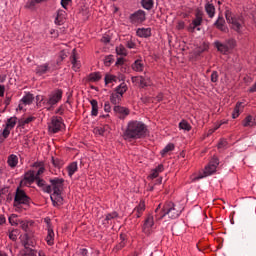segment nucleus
<instances>
[{
  "mask_svg": "<svg viewBox=\"0 0 256 256\" xmlns=\"http://www.w3.org/2000/svg\"><path fill=\"white\" fill-rule=\"evenodd\" d=\"M153 225H155V222L153 220V216L149 215L143 225V233H145L146 235H149V233H151V229L153 227Z\"/></svg>",
  "mask_w": 256,
  "mask_h": 256,
  "instance_id": "2eb2a0df",
  "label": "nucleus"
},
{
  "mask_svg": "<svg viewBox=\"0 0 256 256\" xmlns=\"http://www.w3.org/2000/svg\"><path fill=\"white\" fill-rule=\"evenodd\" d=\"M65 127V123H63V118L59 116H53L48 123V131L49 133L55 134L62 131Z\"/></svg>",
  "mask_w": 256,
  "mask_h": 256,
  "instance_id": "0eeeda50",
  "label": "nucleus"
},
{
  "mask_svg": "<svg viewBox=\"0 0 256 256\" xmlns=\"http://www.w3.org/2000/svg\"><path fill=\"white\" fill-rule=\"evenodd\" d=\"M33 221H27V220H20L18 222V225L21 227L25 233H31V227H33Z\"/></svg>",
  "mask_w": 256,
  "mask_h": 256,
  "instance_id": "f3484780",
  "label": "nucleus"
},
{
  "mask_svg": "<svg viewBox=\"0 0 256 256\" xmlns=\"http://www.w3.org/2000/svg\"><path fill=\"white\" fill-rule=\"evenodd\" d=\"M114 113H116L117 117H119V119H125V117H127V115H129V109L123 107V106H114L113 108Z\"/></svg>",
  "mask_w": 256,
  "mask_h": 256,
  "instance_id": "4468645a",
  "label": "nucleus"
},
{
  "mask_svg": "<svg viewBox=\"0 0 256 256\" xmlns=\"http://www.w3.org/2000/svg\"><path fill=\"white\" fill-rule=\"evenodd\" d=\"M147 135V125L141 121L132 120L128 123L123 133L125 141H133L135 139H143Z\"/></svg>",
  "mask_w": 256,
  "mask_h": 256,
  "instance_id": "f257e3e1",
  "label": "nucleus"
},
{
  "mask_svg": "<svg viewBox=\"0 0 256 256\" xmlns=\"http://www.w3.org/2000/svg\"><path fill=\"white\" fill-rule=\"evenodd\" d=\"M67 17V12L65 10H58L57 16L55 18L56 25H63L65 23V18Z\"/></svg>",
  "mask_w": 256,
  "mask_h": 256,
  "instance_id": "a211bd4d",
  "label": "nucleus"
},
{
  "mask_svg": "<svg viewBox=\"0 0 256 256\" xmlns=\"http://www.w3.org/2000/svg\"><path fill=\"white\" fill-rule=\"evenodd\" d=\"M139 83H140V87L142 88L149 87L151 86V78L140 76Z\"/></svg>",
  "mask_w": 256,
  "mask_h": 256,
  "instance_id": "7c9ffc66",
  "label": "nucleus"
},
{
  "mask_svg": "<svg viewBox=\"0 0 256 256\" xmlns=\"http://www.w3.org/2000/svg\"><path fill=\"white\" fill-rule=\"evenodd\" d=\"M121 242L119 243V245L117 246L118 249H123V247H125V238L123 237V235L120 236Z\"/></svg>",
  "mask_w": 256,
  "mask_h": 256,
  "instance_id": "6e6d98bb",
  "label": "nucleus"
},
{
  "mask_svg": "<svg viewBox=\"0 0 256 256\" xmlns=\"http://www.w3.org/2000/svg\"><path fill=\"white\" fill-rule=\"evenodd\" d=\"M36 183H37L38 187H42V189H43L44 186L46 185V184H45V180H43V179H41V178L36 179Z\"/></svg>",
  "mask_w": 256,
  "mask_h": 256,
  "instance_id": "864d4df0",
  "label": "nucleus"
},
{
  "mask_svg": "<svg viewBox=\"0 0 256 256\" xmlns=\"http://www.w3.org/2000/svg\"><path fill=\"white\" fill-rule=\"evenodd\" d=\"M136 35L138 37L147 39V37H151V28H138L136 31Z\"/></svg>",
  "mask_w": 256,
  "mask_h": 256,
  "instance_id": "6ab92c4d",
  "label": "nucleus"
},
{
  "mask_svg": "<svg viewBox=\"0 0 256 256\" xmlns=\"http://www.w3.org/2000/svg\"><path fill=\"white\" fill-rule=\"evenodd\" d=\"M147 19V14L143 10H138L129 16L132 25H141Z\"/></svg>",
  "mask_w": 256,
  "mask_h": 256,
  "instance_id": "9d476101",
  "label": "nucleus"
},
{
  "mask_svg": "<svg viewBox=\"0 0 256 256\" xmlns=\"http://www.w3.org/2000/svg\"><path fill=\"white\" fill-rule=\"evenodd\" d=\"M211 81L213 83H216L217 81V72H213L212 75H211Z\"/></svg>",
  "mask_w": 256,
  "mask_h": 256,
  "instance_id": "338daca9",
  "label": "nucleus"
},
{
  "mask_svg": "<svg viewBox=\"0 0 256 256\" xmlns=\"http://www.w3.org/2000/svg\"><path fill=\"white\" fill-rule=\"evenodd\" d=\"M18 256H37V250L29 247V248H24L20 251Z\"/></svg>",
  "mask_w": 256,
  "mask_h": 256,
  "instance_id": "5701e85b",
  "label": "nucleus"
},
{
  "mask_svg": "<svg viewBox=\"0 0 256 256\" xmlns=\"http://www.w3.org/2000/svg\"><path fill=\"white\" fill-rule=\"evenodd\" d=\"M64 182L65 180H63V178L50 179V183L53 189V193L50 195V199L54 207H57L63 203V196H61V191L63 189Z\"/></svg>",
  "mask_w": 256,
  "mask_h": 256,
  "instance_id": "f03ea898",
  "label": "nucleus"
},
{
  "mask_svg": "<svg viewBox=\"0 0 256 256\" xmlns=\"http://www.w3.org/2000/svg\"><path fill=\"white\" fill-rule=\"evenodd\" d=\"M173 149H175V145H173V144H168V145L165 146V148L162 150V155H167V153H169V151H173Z\"/></svg>",
  "mask_w": 256,
  "mask_h": 256,
  "instance_id": "37998d69",
  "label": "nucleus"
},
{
  "mask_svg": "<svg viewBox=\"0 0 256 256\" xmlns=\"http://www.w3.org/2000/svg\"><path fill=\"white\" fill-rule=\"evenodd\" d=\"M80 253L82 256H89V253L87 252V249H85V248L81 249Z\"/></svg>",
  "mask_w": 256,
  "mask_h": 256,
  "instance_id": "774afa93",
  "label": "nucleus"
},
{
  "mask_svg": "<svg viewBox=\"0 0 256 256\" xmlns=\"http://www.w3.org/2000/svg\"><path fill=\"white\" fill-rule=\"evenodd\" d=\"M214 45L220 53H223V51H225V45L223 43L216 41L214 42Z\"/></svg>",
  "mask_w": 256,
  "mask_h": 256,
  "instance_id": "c03bdc74",
  "label": "nucleus"
},
{
  "mask_svg": "<svg viewBox=\"0 0 256 256\" xmlns=\"http://www.w3.org/2000/svg\"><path fill=\"white\" fill-rule=\"evenodd\" d=\"M79 167L77 165V162H72L67 166V171H68V175L69 177H73V175H75V173H77Z\"/></svg>",
  "mask_w": 256,
  "mask_h": 256,
  "instance_id": "393cba45",
  "label": "nucleus"
},
{
  "mask_svg": "<svg viewBox=\"0 0 256 256\" xmlns=\"http://www.w3.org/2000/svg\"><path fill=\"white\" fill-rule=\"evenodd\" d=\"M155 170L158 172V173H163V171L165 170L163 164H159Z\"/></svg>",
  "mask_w": 256,
  "mask_h": 256,
  "instance_id": "052dcab7",
  "label": "nucleus"
},
{
  "mask_svg": "<svg viewBox=\"0 0 256 256\" xmlns=\"http://www.w3.org/2000/svg\"><path fill=\"white\" fill-rule=\"evenodd\" d=\"M154 101H157L158 103L163 101V94L160 93L158 94L155 98H154Z\"/></svg>",
  "mask_w": 256,
  "mask_h": 256,
  "instance_id": "e2e57ef3",
  "label": "nucleus"
},
{
  "mask_svg": "<svg viewBox=\"0 0 256 256\" xmlns=\"http://www.w3.org/2000/svg\"><path fill=\"white\" fill-rule=\"evenodd\" d=\"M217 165H219V159L213 158L204 168V175L200 174L196 177V179H203V177H209V175H213L215 171H217Z\"/></svg>",
  "mask_w": 256,
  "mask_h": 256,
  "instance_id": "1a4fd4ad",
  "label": "nucleus"
},
{
  "mask_svg": "<svg viewBox=\"0 0 256 256\" xmlns=\"http://www.w3.org/2000/svg\"><path fill=\"white\" fill-rule=\"evenodd\" d=\"M201 25H203V11L197 9L195 12V18L188 26V31L190 33H195V31H201Z\"/></svg>",
  "mask_w": 256,
  "mask_h": 256,
  "instance_id": "6e6552de",
  "label": "nucleus"
},
{
  "mask_svg": "<svg viewBox=\"0 0 256 256\" xmlns=\"http://www.w3.org/2000/svg\"><path fill=\"white\" fill-rule=\"evenodd\" d=\"M46 242H47V245H53L55 243V232H53V229L51 228H48Z\"/></svg>",
  "mask_w": 256,
  "mask_h": 256,
  "instance_id": "a878e982",
  "label": "nucleus"
},
{
  "mask_svg": "<svg viewBox=\"0 0 256 256\" xmlns=\"http://www.w3.org/2000/svg\"><path fill=\"white\" fill-rule=\"evenodd\" d=\"M9 223L11 225H19V222L17 223V215L13 214L9 217Z\"/></svg>",
  "mask_w": 256,
  "mask_h": 256,
  "instance_id": "49530a36",
  "label": "nucleus"
},
{
  "mask_svg": "<svg viewBox=\"0 0 256 256\" xmlns=\"http://www.w3.org/2000/svg\"><path fill=\"white\" fill-rule=\"evenodd\" d=\"M36 75H47V73H53V70H51V65L49 63H44L41 65H38L35 69Z\"/></svg>",
  "mask_w": 256,
  "mask_h": 256,
  "instance_id": "ddd939ff",
  "label": "nucleus"
},
{
  "mask_svg": "<svg viewBox=\"0 0 256 256\" xmlns=\"http://www.w3.org/2000/svg\"><path fill=\"white\" fill-rule=\"evenodd\" d=\"M127 89H128L127 84L123 82L115 88L114 93L116 95H120V97L123 98V95H125V93H127Z\"/></svg>",
  "mask_w": 256,
  "mask_h": 256,
  "instance_id": "412c9836",
  "label": "nucleus"
},
{
  "mask_svg": "<svg viewBox=\"0 0 256 256\" xmlns=\"http://www.w3.org/2000/svg\"><path fill=\"white\" fill-rule=\"evenodd\" d=\"M141 5L147 11H151V9H153L154 2L153 0H141Z\"/></svg>",
  "mask_w": 256,
  "mask_h": 256,
  "instance_id": "2f4dec72",
  "label": "nucleus"
},
{
  "mask_svg": "<svg viewBox=\"0 0 256 256\" xmlns=\"http://www.w3.org/2000/svg\"><path fill=\"white\" fill-rule=\"evenodd\" d=\"M241 105H243V103H237L234 112L232 113L233 119H237V117H239V107H241Z\"/></svg>",
  "mask_w": 256,
  "mask_h": 256,
  "instance_id": "a18cd8bd",
  "label": "nucleus"
},
{
  "mask_svg": "<svg viewBox=\"0 0 256 256\" xmlns=\"http://www.w3.org/2000/svg\"><path fill=\"white\" fill-rule=\"evenodd\" d=\"M122 99L123 98L120 95L115 94V92L110 95V102L112 105L119 106V103H121Z\"/></svg>",
  "mask_w": 256,
  "mask_h": 256,
  "instance_id": "cd10ccee",
  "label": "nucleus"
},
{
  "mask_svg": "<svg viewBox=\"0 0 256 256\" xmlns=\"http://www.w3.org/2000/svg\"><path fill=\"white\" fill-rule=\"evenodd\" d=\"M71 63H72V69L74 71H79L81 64L77 61V57H75V54H73L72 56Z\"/></svg>",
  "mask_w": 256,
  "mask_h": 256,
  "instance_id": "e433bc0d",
  "label": "nucleus"
},
{
  "mask_svg": "<svg viewBox=\"0 0 256 256\" xmlns=\"http://www.w3.org/2000/svg\"><path fill=\"white\" fill-rule=\"evenodd\" d=\"M43 173H45V168L44 167H40L38 169L37 173H35L36 179H40L39 177H41V175H43Z\"/></svg>",
  "mask_w": 256,
  "mask_h": 256,
  "instance_id": "3c124183",
  "label": "nucleus"
},
{
  "mask_svg": "<svg viewBox=\"0 0 256 256\" xmlns=\"http://www.w3.org/2000/svg\"><path fill=\"white\" fill-rule=\"evenodd\" d=\"M225 19L233 31H236V33L243 31V17L235 16L231 11L226 10Z\"/></svg>",
  "mask_w": 256,
  "mask_h": 256,
  "instance_id": "7ed1b4c3",
  "label": "nucleus"
},
{
  "mask_svg": "<svg viewBox=\"0 0 256 256\" xmlns=\"http://www.w3.org/2000/svg\"><path fill=\"white\" fill-rule=\"evenodd\" d=\"M117 55H122V57L127 56V49L123 45L116 47Z\"/></svg>",
  "mask_w": 256,
  "mask_h": 256,
  "instance_id": "58836bf2",
  "label": "nucleus"
},
{
  "mask_svg": "<svg viewBox=\"0 0 256 256\" xmlns=\"http://www.w3.org/2000/svg\"><path fill=\"white\" fill-rule=\"evenodd\" d=\"M151 177L152 179H156V177H159V173L156 169L152 170Z\"/></svg>",
  "mask_w": 256,
  "mask_h": 256,
  "instance_id": "69168bd1",
  "label": "nucleus"
},
{
  "mask_svg": "<svg viewBox=\"0 0 256 256\" xmlns=\"http://www.w3.org/2000/svg\"><path fill=\"white\" fill-rule=\"evenodd\" d=\"M143 211H145V201H141L133 210L132 214L134 217L139 219L141 215H143Z\"/></svg>",
  "mask_w": 256,
  "mask_h": 256,
  "instance_id": "dca6fc26",
  "label": "nucleus"
},
{
  "mask_svg": "<svg viewBox=\"0 0 256 256\" xmlns=\"http://www.w3.org/2000/svg\"><path fill=\"white\" fill-rule=\"evenodd\" d=\"M88 81H90V83H97V81H101V73L93 72L89 74Z\"/></svg>",
  "mask_w": 256,
  "mask_h": 256,
  "instance_id": "c85d7f7f",
  "label": "nucleus"
},
{
  "mask_svg": "<svg viewBox=\"0 0 256 256\" xmlns=\"http://www.w3.org/2000/svg\"><path fill=\"white\" fill-rule=\"evenodd\" d=\"M255 122H253V116L249 115L243 120V127H253Z\"/></svg>",
  "mask_w": 256,
  "mask_h": 256,
  "instance_id": "72a5a7b5",
  "label": "nucleus"
},
{
  "mask_svg": "<svg viewBox=\"0 0 256 256\" xmlns=\"http://www.w3.org/2000/svg\"><path fill=\"white\" fill-rule=\"evenodd\" d=\"M90 105L92 107L91 116L97 117V115H99V103L97 100L93 99L90 101Z\"/></svg>",
  "mask_w": 256,
  "mask_h": 256,
  "instance_id": "b1692460",
  "label": "nucleus"
},
{
  "mask_svg": "<svg viewBox=\"0 0 256 256\" xmlns=\"http://www.w3.org/2000/svg\"><path fill=\"white\" fill-rule=\"evenodd\" d=\"M117 217H119V214H117V212H112L106 215L105 221L109 223L112 219H117Z\"/></svg>",
  "mask_w": 256,
  "mask_h": 256,
  "instance_id": "ea45409f",
  "label": "nucleus"
},
{
  "mask_svg": "<svg viewBox=\"0 0 256 256\" xmlns=\"http://www.w3.org/2000/svg\"><path fill=\"white\" fill-rule=\"evenodd\" d=\"M96 135H104L105 134V128H95Z\"/></svg>",
  "mask_w": 256,
  "mask_h": 256,
  "instance_id": "4d7b16f0",
  "label": "nucleus"
},
{
  "mask_svg": "<svg viewBox=\"0 0 256 256\" xmlns=\"http://www.w3.org/2000/svg\"><path fill=\"white\" fill-rule=\"evenodd\" d=\"M33 99H35V97H33V94H27L21 99V101L23 105H31V103H33Z\"/></svg>",
  "mask_w": 256,
  "mask_h": 256,
  "instance_id": "473e14b6",
  "label": "nucleus"
},
{
  "mask_svg": "<svg viewBox=\"0 0 256 256\" xmlns=\"http://www.w3.org/2000/svg\"><path fill=\"white\" fill-rule=\"evenodd\" d=\"M61 99H63V91L55 90L50 93L47 98H42L41 101H43V105L47 111H51L53 107H55V105L61 101Z\"/></svg>",
  "mask_w": 256,
  "mask_h": 256,
  "instance_id": "20e7f679",
  "label": "nucleus"
},
{
  "mask_svg": "<svg viewBox=\"0 0 256 256\" xmlns=\"http://www.w3.org/2000/svg\"><path fill=\"white\" fill-rule=\"evenodd\" d=\"M35 119V117L33 116H29L28 118H26L23 122V125H27L29 123H32V121Z\"/></svg>",
  "mask_w": 256,
  "mask_h": 256,
  "instance_id": "bf43d9fd",
  "label": "nucleus"
},
{
  "mask_svg": "<svg viewBox=\"0 0 256 256\" xmlns=\"http://www.w3.org/2000/svg\"><path fill=\"white\" fill-rule=\"evenodd\" d=\"M126 47L128 49H135L136 44H135V42H133V40H128V41H126Z\"/></svg>",
  "mask_w": 256,
  "mask_h": 256,
  "instance_id": "8fccbe9b",
  "label": "nucleus"
},
{
  "mask_svg": "<svg viewBox=\"0 0 256 256\" xmlns=\"http://www.w3.org/2000/svg\"><path fill=\"white\" fill-rule=\"evenodd\" d=\"M44 193H53V186L45 184L44 188H42Z\"/></svg>",
  "mask_w": 256,
  "mask_h": 256,
  "instance_id": "de8ad7c7",
  "label": "nucleus"
},
{
  "mask_svg": "<svg viewBox=\"0 0 256 256\" xmlns=\"http://www.w3.org/2000/svg\"><path fill=\"white\" fill-rule=\"evenodd\" d=\"M204 9L210 19L215 17V6L211 2L206 3Z\"/></svg>",
  "mask_w": 256,
  "mask_h": 256,
  "instance_id": "aec40b11",
  "label": "nucleus"
},
{
  "mask_svg": "<svg viewBox=\"0 0 256 256\" xmlns=\"http://www.w3.org/2000/svg\"><path fill=\"white\" fill-rule=\"evenodd\" d=\"M15 125H17V117H11L7 120L6 127L9 129H14Z\"/></svg>",
  "mask_w": 256,
  "mask_h": 256,
  "instance_id": "c9c22d12",
  "label": "nucleus"
},
{
  "mask_svg": "<svg viewBox=\"0 0 256 256\" xmlns=\"http://www.w3.org/2000/svg\"><path fill=\"white\" fill-rule=\"evenodd\" d=\"M52 163L54 167H61V162L55 158H52Z\"/></svg>",
  "mask_w": 256,
  "mask_h": 256,
  "instance_id": "680f3d73",
  "label": "nucleus"
},
{
  "mask_svg": "<svg viewBox=\"0 0 256 256\" xmlns=\"http://www.w3.org/2000/svg\"><path fill=\"white\" fill-rule=\"evenodd\" d=\"M104 111L106 113H111V103H109V101H106L104 104Z\"/></svg>",
  "mask_w": 256,
  "mask_h": 256,
  "instance_id": "603ef678",
  "label": "nucleus"
},
{
  "mask_svg": "<svg viewBox=\"0 0 256 256\" xmlns=\"http://www.w3.org/2000/svg\"><path fill=\"white\" fill-rule=\"evenodd\" d=\"M112 81H116L115 76H112V75H106L105 76L106 85H108V83H112Z\"/></svg>",
  "mask_w": 256,
  "mask_h": 256,
  "instance_id": "09e8293b",
  "label": "nucleus"
},
{
  "mask_svg": "<svg viewBox=\"0 0 256 256\" xmlns=\"http://www.w3.org/2000/svg\"><path fill=\"white\" fill-rule=\"evenodd\" d=\"M20 241L24 249H27L29 247H36L37 245V240L35 239V235L31 233H25L23 236H21Z\"/></svg>",
  "mask_w": 256,
  "mask_h": 256,
  "instance_id": "9b49d317",
  "label": "nucleus"
},
{
  "mask_svg": "<svg viewBox=\"0 0 256 256\" xmlns=\"http://www.w3.org/2000/svg\"><path fill=\"white\" fill-rule=\"evenodd\" d=\"M237 45V43L235 42L234 39H230L226 42L225 45V51H232V49H235V46Z\"/></svg>",
  "mask_w": 256,
  "mask_h": 256,
  "instance_id": "f704fd0d",
  "label": "nucleus"
},
{
  "mask_svg": "<svg viewBox=\"0 0 256 256\" xmlns=\"http://www.w3.org/2000/svg\"><path fill=\"white\" fill-rule=\"evenodd\" d=\"M183 209L179 207L178 205L174 204L173 202H168L166 205H164L163 213L160 219H163L165 215H168L170 219H177L179 215H181Z\"/></svg>",
  "mask_w": 256,
  "mask_h": 256,
  "instance_id": "423d86ee",
  "label": "nucleus"
},
{
  "mask_svg": "<svg viewBox=\"0 0 256 256\" xmlns=\"http://www.w3.org/2000/svg\"><path fill=\"white\" fill-rule=\"evenodd\" d=\"M144 67H145V65L143 64V61H141V60H136L132 64L133 71L141 72V71H143Z\"/></svg>",
  "mask_w": 256,
  "mask_h": 256,
  "instance_id": "c756f323",
  "label": "nucleus"
},
{
  "mask_svg": "<svg viewBox=\"0 0 256 256\" xmlns=\"http://www.w3.org/2000/svg\"><path fill=\"white\" fill-rule=\"evenodd\" d=\"M31 203V198L25 193L23 189L18 187L15 192L13 205L15 209H21L22 205H29Z\"/></svg>",
  "mask_w": 256,
  "mask_h": 256,
  "instance_id": "39448f33",
  "label": "nucleus"
},
{
  "mask_svg": "<svg viewBox=\"0 0 256 256\" xmlns=\"http://www.w3.org/2000/svg\"><path fill=\"white\" fill-rule=\"evenodd\" d=\"M37 2L35 0H29L26 4V7H28V9H33V7H35V4Z\"/></svg>",
  "mask_w": 256,
  "mask_h": 256,
  "instance_id": "5fc2aeb1",
  "label": "nucleus"
},
{
  "mask_svg": "<svg viewBox=\"0 0 256 256\" xmlns=\"http://www.w3.org/2000/svg\"><path fill=\"white\" fill-rule=\"evenodd\" d=\"M179 128L182 129L183 131H191V125L188 124V122L185 120H182L179 123Z\"/></svg>",
  "mask_w": 256,
  "mask_h": 256,
  "instance_id": "4c0bfd02",
  "label": "nucleus"
},
{
  "mask_svg": "<svg viewBox=\"0 0 256 256\" xmlns=\"http://www.w3.org/2000/svg\"><path fill=\"white\" fill-rule=\"evenodd\" d=\"M9 167H17V163H19V158L17 157V155L15 154H11L8 157V161H7Z\"/></svg>",
  "mask_w": 256,
  "mask_h": 256,
  "instance_id": "bb28decb",
  "label": "nucleus"
},
{
  "mask_svg": "<svg viewBox=\"0 0 256 256\" xmlns=\"http://www.w3.org/2000/svg\"><path fill=\"white\" fill-rule=\"evenodd\" d=\"M36 180L37 176H35V171H29L25 174L24 179L20 181V187H27L28 185L35 183Z\"/></svg>",
  "mask_w": 256,
  "mask_h": 256,
  "instance_id": "f8f14e48",
  "label": "nucleus"
},
{
  "mask_svg": "<svg viewBox=\"0 0 256 256\" xmlns=\"http://www.w3.org/2000/svg\"><path fill=\"white\" fill-rule=\"evenodd\" d=\"M18 236H19V230H17V229L9 232V239H11V241H17Z\"/></svg>",
  "mask_w": 256,
  "mask_h": 256,
  "instance_id": "a19ab883",
  "label": "nucleus"
},
{
  "mask_svg": "<svg viewBox=\"0 0 256 256\" xmlns=\"http://www.w3.org/2000/svg\"><path fill=\"white\" fill-rule=\"evenodd\" d=\"M214 27L216 29H219L220 31H223L225 29V19L223 18V14H220L218 16V19L214 23Z\"/></svg>",
  "mask_w": 256,
  "mask_h": 256,
  "instance_id": "4be33fe9",
  "label": "nucleus"
},
{
  "mask_svg": "<svg viewBox=\"0 0 256 256\" xmlns=\"http://www.w3.org/2000/svg\"><path fill=\"white\" fill-rule=\"evenodd\" d=\"M71 3V0H61V6L63 9H67V6Z\"/></svg>",
  "mask_w": 256,
  "mask_h": 256,
  "instance_id": "13d9d810",
  "label": "nucleus"
},
{
  "mask_svg": "<svg viewBox=\"0 0 256 256\" xmlns=\"http://www.w3.org/2000/svg\"><path fill=\"white\" fill-rule=\"evenodd\" d=\"M207 49H209V45L204 44L203 49L198 50V55H201V53H204Z\"/></svg>",
  "mask_w": 256,
  "mask_h": 256,
  "instance_id": "0e129e2a",
  "label": "nucleus"
},
{
  "mask_svg": "<svg viewBox=\"0 0 256 256\" xmlns=\"http://www.w3.org/2000/svg\"><path fill=\"white\" fill-rule=\"evenodd\" d=\"M9 135H11V128H8L7 126H5L4 130L2 131V141H5V139H7L9 137Z\"/></svg>",
  "mask_w": 256,
  "mask_h": 256,
  "instance_id": "79ce46f5",
  "label": "nucleus"
}]
</instances>
